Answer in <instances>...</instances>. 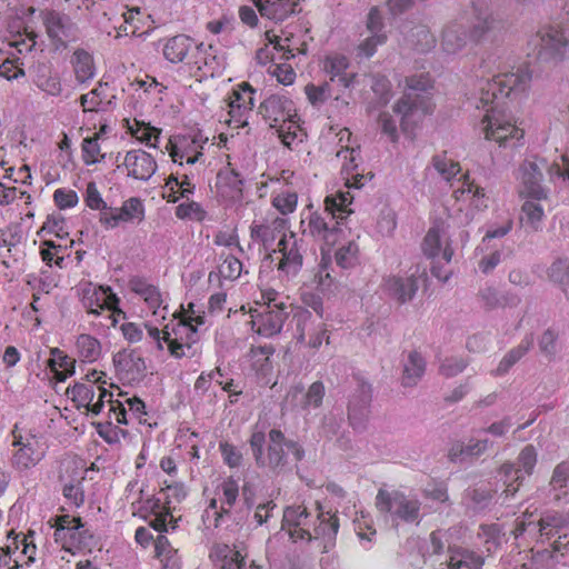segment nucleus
Wrapping results in <instances>:
<instances>
[{"label":"nucleus","mask_w":569,"mask_h":569,"mask_svg":"<svg viewBox=\"0 0 569 569\" xmlns=\"http://www.w3.org/2000/svg\"><path fill=\"white\" fill-rule=\"evenodd\" d=\"M531 82V72L520 68L517 72L499 73L490 80L479 81V103L489 107L479 121V129L487 141L498 148L517 150L523 147L526 131L519 126L515 116L497 107L496 102L517 99L526 93Z\"/></svg>","instance_id":"1"},{"label":"nucleus","mask_w":569,"mask_h":569,"mask_svg":"<svg viewBox=\"0 0 569 569\" xmlns=\"http://www.w3.org/2000/svg\"><path fill=\"white\" fill-rule=\"evenodd\" d=\"M249 446L256 468L272 476L287 471L290 461L299 463L303 459L300 443L286 439L279 429H271L266 433L264 429L256 426L250 432Z\"/></svg>","instance_id":"2"},{"label":"nucleus","mask_w":569,"mask_h":569,"mask_svg":"<svg viewBox=\"0 0 569 569\" xmlns=\"http://www.w3.org/2000/svg\"><path fill=\"white\" fill-rule=\"evenodd\" d=\"M283 527L295 541L320 540L323 549L328 550L336 541L339 530V519L336 512L325 511L319 502H316V513L311 515L303 505L289 506L283 510Z\"/></svg>","instance_id":"3"},{"label":"nucleus","mask_w":569,"mask_h":569,"mask_svg":"<svg viewBox=\"0 0 569 569\" xmlns=\"http://www.w3.org/2000/svg\"><path fill=\"white\" fill-rule=\"evenodd\" d=\"M352 196L347 191H338L335 194L325 197V214L335 220L330 226L319 211H310L306 218L300 220L302 234L310 236L318 241L333 246L337 241V234L341 232V221L352 214Z\"/></svg>","instance_id":"4"},{"label":"nucleus","mask_w":569,"mask_h":569,"mask_svg":"<svg viewBox=\"0 0 569 569\" xmlns=\"http://www.w3.org/2000/svg\"><path fill=\"white\" fill-rule=\"evenodd\" d=\"M405 83H407V91L393 106V112L401 116V130L410 134L416 123L421 121L422 117L430 114L435 108L428 92L432 89V82L428 73H420V76L407 77Z\"/></svg>","instance_id":"5"},{"label":"nucleus","mask_w":569,"mask_h":569,"mask_svg":"<svg viewBox=\"0 0 569 569\" xmlns=\"http://www.w3.org/2000/svg\"><path fill=\"white\" fill-rule=\"evenodd\" d=\"M66 396L73 402L77 410H84L93 417L102 413L109 419L114 417L117 425H128L129 420L124 419L123 402L112 399V392L104 387L93 385H74L66 390Z\"/></svg>","instance_id":"6"},{"label":"nucleus","mask_w":569,"mask_h":569,"mask_svg":"<svg viewBox=\"0 0 569 569\" xmlns=\"http://www.w3.org/2000/svg\"><path fill=\"white\" fill-rule=\"evenodd\" d=\"M12 438V452H10V468L18 473H24L36 468L47 455L43 436L36 429H28L16 423L10 430Z\"/></svg>","instance_id":"7"},{"label":"nucleus","mask_w":569,"mask_h":569,"mask_svg":"<svg viewBox=\"0 0 569 569\" xmlns=\"http://www.w3.org/2000/svg\"><path fill=\"white\" fill-rule=\"evenodd\" d=\"M287 302L272 288L261 289V299L250 309V326L261 338L277 336L287 319Z\"/></svg>","instance_id":"8"},{"label":"nucleus","mask_w":569,"mask_h":569,"mask_svg":"<svg viewBox=\"0 0 569 569\" xmlns=\"http://www.w3.org/2000/svg\"><path fill=\"white\" fill-rule=\"evenodd\" d=\"M49 523L54 529V542L59 543L62 550L71 555L89 551L93 536L83 529L80 517L70 515L54 516Z\"/></svg>","instance_id":"9"},{"label":"nucleus","mask_w":569,"mask_h":569,"mask_svg":"<svg viewBox=\"0 0 569 569\" xmlns=\"http://www.w3.org/2000/svg\"><path fill=\"white\" fill-rule=\"evenodd\" d=\"M537 61L557 64L569 53V41L559 26H542L530 39Z\"/></svg>","instance_id":"10"},{"label":"nucleus","mask_w":569,"mask_h":569,"mask_svg":"<svg viewBox=\"0 0 569 569\" xmlns=\"http://www.w3.org/2000/svg\"><path fill=\"white\" fill-rule=\"evenodd\" d=\"M376 507L379 512L392 516L393 520L415 522L419 517L421 503L400 490L379 489L376 496Z\"/></svg>","instance_id":"11"},{"label":"nucleus","mask_w":569,"mask_h":569,"mask_svg":"<svg viewBox=\"0 0 569 569\" xmlns=\"http://www.w3.org/2000/svg\"><path fill=\"white\" fill-rule=\"evenodd\" d=\"M198 342V328L188 322H174L162 330L161 346L167 345V350H169V355L172 358L184 359L193 357Z\"/></svg>","instance_id":"12"},{"label":"nucleus","mask_w":569,"mask_h":569,"mask_svg":"<svg viewBox=\"0 0 569 569\" xmlns=\"http://www.w3.org/2000/svg\"><path fill=\"white\" fill-rule=\"evenodd\" d=\"M170 64H181L183 70L197 80L202 78H213L220 73V59L216 54L214 47L188 52L176 57H164Z\"/></svg>","instance_id":"13"},{"label":"nucleus","mask_w":569,"mask_h":569,"mask_svg":"<svg viewBox=\"0 0 569 569\" xmlns=\"http://www.w3.org/2000/svg\"><path fill=\"white\" fill-rule=\"evenodd\" d=\"M239 499V481L229 476L214 488V497L209 499L208 508L203 510V521L214 528L220 526L224 516H229L232 507Z\"/></svg>","instance_id":"14"},{"label":"nucleus","mask_w":569,"mask_h":569,"mask_svg":"<svg viewBox=\"0 0 569 569\" xmlns=\"http://www.w3.org/2000/svg\"><path fill=\"white\" fill-rule=\"evenodd\" d=\"M566 526H568V517L558 512H547L537 518L535 513L526 511L517 519L513 535L515 538L525 533L550 538L559 535Z\"/></svg>","instance_id":"15"},{"label":"nucleus","mask_w":569,"mask_h":569,"mask_svg":"<svg viewBox=\"0 0 569 569\" xmlns=\"http://www.w3.org/2000/svg\"><path fill=\"white\" fill-rule=\"evenodd\" d=\"M490 18L478 16V22L472 24V30L466 33L462 21H455L446 24L440 36V47L449 54L459 52L467 40L478 42L482 36L490 30Z\"/></svg>","instance_id":"16"},{"label":"nucleus","mask_w":569,"mask_h":569,"mask_svg":"<svg viewBox=\"0 0 569 569\" xmlns=\"http://www.w3.org/2000/svg\"><path fill=\"white\" fill-rule=\"evenodd\" d=\"M536 465L537 451H535L532 445L520 450L516 463H503L502 467H500V475H502L503 483H506L503 495H506V497L515 496L521 481H523V477L531 476Z\"/></svg>","instance_id":"17"},{"label":"nucleus","mask_w":569,"mask_h":569,"mask_svg":"<svg viewBox=\"0 0 569 569\" xmlns=\"http://www.w3.org/2000/svg\"><path fill=\"white\" fill-rule=\"evenodd\" d=\"M301 254H303V240L296 233L289 231L278 240L276 249H272L271 259L277 261V270L286 276H295L301 267Z\"/></svg>","instance_id":"18"},{"label":"nucleus","mask_w":569,"mask_h":569,"mask_svg":"<svg viewBox=\"0 0 569 569\" xmlns=\"http://www.w3.org/2000/svg\"><path fill=\"white\" fill-rule=\"evenodd\" d=\"M173 503L171 500L151 497L140 501V506L137 507V513H139L140 518L148 521V526L156 530V532H168L169 529H174V523L177 522L171 515Z\"/></svg>","instance_id":"19"},{"label":"nucleus","mask_w":569,"mask_h":569,"mask_svg":"<svg viewBox=\"0 0 569 569\" xmlns=\"http://www.w3.org/2000/svg\"><path fill=\"white\" fill-rule=\"evenodd\" d=\"M96 211L100 212V224L107 230L121 224H139L146 216L143 203L138 197L127 199L119 208L108 207Z\"/></svg>","instance_id":"20"},{"label":"nucleus","mask_w":569,"mask_h":569,"mask_svg":"<svg viewBox=\"0 0 569 569\" xmlns=\"http://www.w3.org/2000/svg\"><path fill=\"white\" fill-rule=\"evenodd\" d=\"M295 338L310 349H319L322 342L328 343V329L320 316L315 317L309 310L295 313Z\"/></svg>","instance_id":"21"},{"label":"nucleus","mask_w":569,"mask_h":569,"mask_svg":"<svg viewBox=\"0 0 569 569\" xmlns=\"http://www.w3.org/2000/svg\"><path fill=\"white\" fill-rule=\"evenodd\" d=\"M79 297L88 315L99 316L102 311L111 313L119 311V299L110 287L84 282L79 287Z\"/></svg>","instance_id":"22"},{"label":"nucleus","mask_w":569,"mask_h":569,"mask_svg":"<svg viewBox=\"0 0 569 569\" xmlns=\"http://www.w3.org/2000/svg\"><path fill=\"white\" fill-rule=\"evenodd\" d=\"M207 138L201 134L174 136L169 139L167 151L173 163L192 166L203 157V146Z\"/></svg>","instance_id":"23"},{"label":"nucleus","mask_w":569,"mask_h":569,"mask_svg":"<svg viewBox=\"0 0 569 569\" xmlns=\"http://www.w3.org/2000/svg\"><path fill=\"white\" fill-rule=\"evenodd\" d=\"M263 121L269 123V127H276L278 123L298 122L296 114L295 103L283 94H271L261 101L258 107Z\"/></svg>","instance_id":"24"},{"label":"nucleus","mask_w":569,"mask_h":569,"mask_svg":"<svg viewBox=\"0 0 569 569\" xmlns=\"http://www.w3.org/2000/svg\"><path fill=\"white\" fill-rule=\"evenodd\" d=\"M42 23L54 48H66L74 39V24L69 16L56 10L42 11Z\"/></svg>","instance_id":"25"},{"label":"nucleus","mask_w":569,"mask_h":569,"mask_svg":"<svg viewBox=\"0 0 569 569\" xmlns=\"http://www.w3.org/2000/svg\"><path fill=\"white\" fill-rule=\"evenodd\" d=\"M123 169L138 181L149 180L157 172V161L141 149H131L123 156Z\"/></svg>","instance_id":"26"},{"label":"nucleus","mask_w":569,"mask_h":569,"mask_svg":"<svg viewBox=\"0 0 569 569\" xmlns=\"http://www.w3.org/2000/svg\"><path fill=\"white\" fill-rule=\"evenodd\" d=\"M123 23L118 26L117 36L121 37H139L151 30V16L139 7L128 8L122 13Z\"/></svg>","instance_id":"27"},{"label":"nucleus","mask_w":569,"mask_h":569,"mask_svg":"<svg viewBox=\"0 0 569 569\" xmlns=\"http://www.w3.org/2000/svg\"><path fill=\"white\" fill-rule=\"evenodd\" d=\"M287 231V220L282 217L267 218L262 222H254L250 226V238L252 241L268 248L273 241L283 236H289Z\"/></svg>","instance_id":"28"},{"label":"nucleus","mask_w":569,"mask_h":569,"mask_svg":"<svg viewBox=\"0 0 569 569\" xmlns=\"http://www.w3.org/2000/svg\"><path fill=\"white\" fill-rule=\"evenodd\" d=\"M518 180H520V197L546 199V191L540 186L542 173L538 166L532 161H525L518 169Z\"/></svg>","instance_id":"29"},{"label":"nucleus","mask_w":569,"mask_h":569,"mask_svg":"<svg viewBox=\"0 0 569 569\" xmlns=\"http://www.w3.org/2000/svg\"><path fill=\"white\" fill-rule=\"evenodd\" d=\"M211 559L219 563L220 569H259L253 561L246 560V552L227 543L214 546Z\"/></svg>","instance_id":"30"},{"label":"nucleus","mask_w":569,"mask_h":569,"mask_svg":"<svg viewBox=\"0 0 569 569\" xmlns=\"http://www.w3.org/2000/svg\"><path fill=\"white\" fill-rule=\"evenodd\" d=\"M338 159L343 160L341 166V173L346 174V187L347 189H360L363 187V181L372 178L371 174L365 176L356 171L358 164L356 161L359 158V149L353 148L349 144L341 146L340 151L336 152Z\"/></svg>","instance_id":"31"},{"label":"nucleus","mask_w":569,"mask_h":569,"mask_svg":"<svg viewBox=\"0 0 569 569\" xmlns=\"http://www.w3.org/2000/svg\"><path fill=\"white\" fill-rule=\"evenodd\" d=\"M32 535H23L21 538L16 536L13 539V546H7L0 548V569H19V560L13 558L14 552L19 549V546L23 547L21 553L27 556V563L33 561V555L36 553V546L32 543Z\"/></svg>","instance_id":"32"},{"label":"nucleus","mask_w":569,"mask_h":569,"mask_svg":"<svg viewBox=\"0 0 569 569\" xmlns=\"http://www.w3.org/2000/svg\"><path fill=\"white\" fill-rule=\"evenodd\" d=\"M206 48H212V44L197 42L186 33H177L162 39L161 53L162 58H173L178 54L196 52L197 50H203Z\"/></svg>","instance_id":"33"},{"label":"nucleus","mask_w":569,"mask_h":569,"mask_svg":"<svg viewBox=\"0 0 569 569\" xmlns=\"http://www.w3.org/2000/svg\"><path fill=\"white\" fill-rule=\"evenodd\" d=\"M347 57L335 53L325 58L323 70L329 74L330 81L337 82L341 88L348 89L356 79V73L348 71Z\"/></svg>","instance_id":"34"},{"label":"nucleus","mask_w":569,"mask_h":569,"mask_svg":"<svg viewBox=\"0 0 569 569\" xmlns=\"http://www.w3.org/2000/svg\"><path fill=\"white\" fill-rule=\"evenodd\" d=\"M385 291L399 303L410 301L417 291V279L415 274L407 278L391 276L385 280Z\"/></svg>","instance_id":"35"},{"label":"nucleus","mask_w":569,"mask_h":569,"mask_svg":"<svg viewBox=\"0 0 569 569\" xmlns=\"http://www.w3.org/2000/svg\"><path fill=\"white\" fill-rule=\"evenodd\" d=\"M123 338L131 343L148 341L160 350L162 330L148 323L127 322L122 325Z\"/></svg>","instance_id":"36"},{"label":"nucleus","mask_w":569,"mask_h":569,"mask_svg":"<svg viewBox=\"0 0 569 569\" xmlns=\"http://www.w3.org/2000/svg\"><path fill=\"white\" fill-rule=\"evenodd\" d=\"M260 16L276 22H281L295 14L296 0H252Z\"/></svg>","instance_id":"37"},{"label":"nucleus","mask_w":569,"mask_h":569,"mask_svg":"<svg viewBox=\"0 0 569 569\" xmlns=\"http://www.w3.org/2000/svg\"><path fill=\"white\" fill-rule=\"evenodd\" d=\"M369 402H370V386L360 382L358 385V393L352 396L349 401V421H351L352 428H359L367 420L369 415Z\"/></svg>","instance_id":"38"},{"label":"nucleus","mask_w":569,"mask_h":569,"mask_svg":"<svg viewBox=\"0 0 569 569\" xmlns=\"http://www.w3.org/2000/svg\"><path fill=\"white\" fill-rule=\"evenodd\" d=\"M453 198L456 201L469 202L476 210L486 208L485 189L475 184L468 173L462 174L459 187L453 189Z\"/></svg>","instance_id":"39"},{"label":"nucleus","mask_w":569,"mask_h":569,"mask_svg":"<svg viewBox=\"0 0 569 569\" xmlns=\"http://www.w3.org/2000/svg\"><path fill=\"white\" fill-rule=\"evenodd\" d=\"M73 355H76L77 360L82 363H94L101 359V341L90 333H81L76 337Z\"/></svg>","instance_id":"40"},{"label":"nucleus","mask_w":569,"mask_h":569,"mask_svg":"<svg viewBox=\"0 0 569 569\" xmlns=\"http://www.w3.org/2000/svg\"><path fill=\"white\" fill-rule=\"evenodd\" d=\"M421 250H423V254H426L427 258L432 260L440 258L446 264H448L452 258V249L449 242L441 244V238H439L437 228H431L427 231L426 238H423V242H421Z\"/></svg>","instance_id":"41"},{"label":"nucleus","mask_w":569,"mask_h":569,"mask_svg":"<svg viewBox=\"0 0 569 569\" xmlns=\"http://www.w3.org/2000/svg\"><path fill=\"white\" fill-rule=\"evenodd\" d=\"M131 292L139 296L144 301L146 307L151 313L157 315V311L162 307V295L156 286H152L143 279L133 278L129 281Z\"/></svg>","instance_id":"42"},{"label":"nucleus","mask_w":569,"mask_h":569,"mask_svg":"<svg viewBox=\"0 0 569 569\" xmlns=\"http://www.w3.org/2000/svg\"><path fill=\"white\" fill-rule=\"evenodd\" d=\"M123 123H126L128 133L131 134L134 140L143 143L146 147L157 149L158 137H160V129L137 119H126L123 120Z\"/></svg>","instance_id":"43"},{"label":"nucleus","mask_w":569,"mask_h":569,"mask_svg":"<svg viewBox=\"0 0 569 569\" xmlns=\"http://www.w3.org/2000/svg\"><path fill=\"white\" fill-rule=\"evenodd\" d=\"M18 29L10 31V36L7 38L8 47L12 48L18 54L31 52L36 47V32L29 30L22 26V22L18 21Z\"/></svg>","instance_id":"44"},{"label":"nucleus","mask_w":569,"mask_h":569,"mask_svg":"<svg viewBox=\"0 0 569 569\" xmlns=\"http://www.w3.org/2000/svg\"><path fill=\"white\" fill-rule=\"evenodd\" d=\"M71 66H73V72H76V79L79 83H84L93 78V57L88 51L77 49L71 56Z\"/></svg>","instance_id":"45"},{"label":"nucleus","mask_w":569,"mask_h":569,"mask_svg":"<svg viewBox=\"0 0 569 569\" xmlns=\"http://www.w3.org/2000/svg\"><path fill=\"white\" fill-rule=\"evenodd\" d=\"M108 86L100 83L98 87L81 94V107L84 112H98L104 109L106 106L110 104L108 99Z\"/></svg>","instance_id":"46"},{"label":"nucleus","mask_w":569,"mask_h":569,"mask_svg":"<svg viewBox=\"0 0 569 569\" xmlns=\"http://www.w3.org/2000/svg\"><path fill=\"white\" fill-rule=\"evenodd\" d=\"M522 198H525V203H522V218H520V221L525 222L531 230L538 231L543 218V209L540 204V201L543 199Z\"/></svg>","instance_id":"47"},{"label":"nucleus","mask_w":569,"mask_h":569,"mask_svg":"<svg viewBox=\"0 0 569 569\" xmlns=\"http://www.w3.org/2000/svg\"><path fill=\"white\" fill-rule=\"evenodd\" d=\"M482 568V557L472 550L461 549L449 556L446 569H480Z\"/></svg>","instance_id":"48"},{"label":"nucleus","mask_w":569,"mask_h":569,"mask_svg":"<svg viewBox=\"0 0 569 569\" xmlns=\"http://www.w3.org/2000/svg\"><path fill=\"white\" fill-rule=\"evenodd\" d=\"M226 106H253L256 103V89L248 82H241L231 88L226 97Z\"/></svg>","instance_id":"49"},{"label":"nucleus","mask_w":569,"mask_h":569,"mask_svg":"<svg viewBox=\"0 0 569 569\" xmlns=\"http://www.w3.org/2000/svg\"><path fill=\"white\" fill-rule=\"evenodd\" d=\"M253 106H226L224 123L230 129H242L248 126Z\"/></svg>","instance_id":"50"},{"label":"nucleus","mask_w":569,"mask_h":569,"mask_svg":"<svg viewBox=\"0 0 569 569\" xmlns=\"http://www.w3.org/2000/svg\"><path fill=\"white\" fill-rule=\"evenodd\" d=\"M272 353L273 348L271 345L250 348V366H252L256 372L267 375L270 371V357Z\"/></svg>","instance_id":"51"},{"label":"nucleus","mask_w":569,"mask_h":569,"mask_svg":"<svg viewBox=\"0 0 569 569\" xmlns=\"http://www.w3.org/2000/svg\"><path fill=\"white\" fill-rule=\"evenodd\" d=\"M425 372V360L417 351L409 353V361L405 363L403 386L412 387L421 378Z\"/></svg>","instance_id":"52"},{"label":"nucleus","mask_w":569,"mask_h":569,"mask_svg":"<svg viewBox=\"0 0 569 569\" xmlns=\"http://www.w3.org/2000/svg\"><path fill=\"white\" fill-rule=\"evenodd\" d=\"M153 545L157 560L161 561L162 568L168 569L177 563V550L173 549L166 536L159 533Z\"/></svg>","instance_id":"53"},{"label":"nucleus","mask_w":569,"mask_h":569,"mask_svg":"<svg viewBox=\"0 0 569 569\" xmlns=\"http://www.w3.org/2000/svg\"><path fill=\"white\" fill-rule=\"evenodd\" d=\"M267 46L272 47V50L282 53V60L289 61L295 58V52L302 53L303 49H299L290 44V38H281L271 30L266 31Z\"/></svg>","instance_id":"54"},{"label":"nucleus","mask_w":569,"mask_h":569,"mask_svg":"<svg viewBox=\"0 0 569 569\" xmlns=\"http://www.w3.org/2000/svg\"><path fill=\"white\" fill-rule=\"evenodd\" d=\"M531 337H526L518 347L507 352L506 357L500 361V365H498V368H496V375L502 376L507 373V371L526 355L529 348H531Z\"/></svg>","instance_id":"55"},{"label":"nucleus","mask_w":569,"mask_h":569,"mask_svg":"<svg viewBox=\"0 0 569 569\" xmlns=\"http://www.w3.org/2000/svg\"><path fill=\"white\" fill-rule=\"evenodd\" d=\"M548 280L561 287L565 295L568 293L566 290L569 287V261L568 259H556V261L548 268Z\"/></svg>","instance_id":"56"},{"label":"nucleus","mask_w":569,"mask_h":569,"mask_svg":"<svg viewBox=\"0 0 569 569\" xmlns=\"http://www.w3.org/2000/svg\"><path fill=\"white\" fill-rule=\"evenodd\" d=\"M107 420L96 423V432L100 435V438L103 439L104 442L109 445L118 443L122 438H124L123 429L119 428L116 423V420L113 418H108Z\"/></svg>","instance_id":"57"},{"label":"nucleus","mask_w":569,"mask_h":569,"mask_svg":"<svg viewBox=\"0 0 569 569\" xmlns=\"http://www.w3.org/2000/svg\"><path fill=\"white\" fill-rule=\"evenodd\" d=\"M100 139L84 138L81 142V159L84 166H92L104 160V154L101 152Z\"/></svg>","instance_id":"58"},{"label":"nucleus","mask_w":569,"mask_h":569,"mask_svg":"<svg viewBox=\"0 0 569 569\" xmlns=\"http://www.w3.org/2000/svg\"><path fill=\"white\" fill-rule=\"evenodd\" d=\"M298 202V196L295 191L282 190L278 193L272 194L271 206L280 212L283 217L295 212L296 203Z\"/></svg>","instance_id":"59"},{"label":"nucleus","mask_w":569,"mask_h":569,"mask_svg":"<svg viewBox=\"0 0 569 569\" xmlns=\"http://www.w3.org/2000/svg\"><path fill=\"white\" fill-rule=\"evenodd\" d=\"M535 556L536 553L532 552V549L509 553V556L503 559V569H532V566H535Z\"/></svg>","instance_id":"60"},{"label":"nucleus","mask_w":569,"mask_h":569,"mask_svg":"<svg viewBox=\"0 0 569 569\" xmlns=\"http://www.w3.org/2000/svg\"><path fill=\"white\" fill-rule=\"evenodd\" d=\"M207 212L196 201L182 202L176 207V218L187 221L202 222Z\"/></svg>","instance_id":"61"},{"label":"nucleus","mask_w":569,"mask_h":569,"mask_svg":"<svg viewBox=\"0 0 569 569\" xmlns=\"http://www.w3.org/2000/svg\"><path fill=\"white\" fill-rule=\"evenodd\" d=\"M271 128L277 129L278 139H280L283 147L288 149H291L295 142L299 141L301 138V129L298 122L278 123L277 127Z\"/></svg>","instance_id":"62"},{"label":"nucleus","mask_w":569,"mask_h":569,"mask_svg":"<svg viewBox=\"0 0 569 569\" xmlns=\"http://www.w3.org/2000/svg\"><path fill=\"white\" fill-rule=\"evenodd\" d=\"M62 497L71 507L79 509L83 505L82 478L72 479L62 486Z\"/></svg>","instance_id":"63"},{"label":"nucleus","mask_w":569,"mask_h":569,"mask_svg":"<svg viewBox=\"0 0 569 569\" xmlns=\"http://www.w3.org/2000/svg\"><path fill=\"white\" fill-rule=\"evenodd\" d=\"M433 167L440 177L450 181L460 173V164L446 157V153L433 157Z\"/></svg>","instance_id":"64"}]
</instances>
